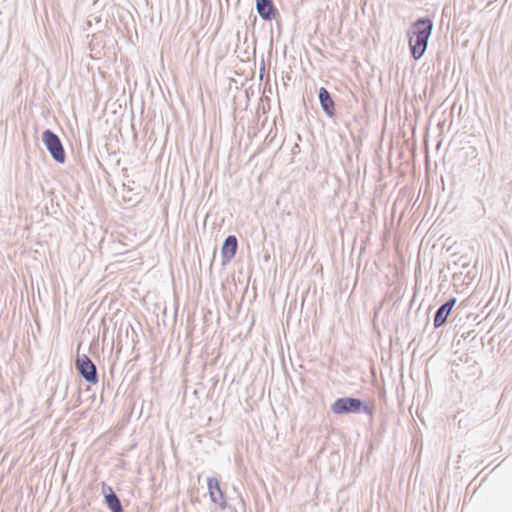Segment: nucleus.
<instances>
[{
  "mask_svg": "<svg viewBox=\"0 0 512 512\" xmlns=\"http://www.w3.org/2000/svg\"><path fill=\"white\" fill-rule=\"evenodd\" d=\"M238 248V241L234 235H229L225 240L221 248V254L223 262L230 261L236 254Z\"/></svg>",
  "mask_w": 512,
  "mask_h": 512,
  "instance_id": "nucleus-10",
  "label": "nucleus"
},
{
  "mask_svg": "<svg viewBox=\"0 0 512 512\" xmlns=\"http://www.w3.org/2000/svg\"><path fill=\"white\" fill-rule=\"evenodd\" d=\"M102 492L104 494L105 503L111 512H124L119 497L110 486L103 483Z\"/></svg>",
  "mask_w": 512,
  "mask_h": 512,
  "instance_id": "nucleus-7",
  "label": "nucleus"
},
{
  "mask_svg": "<svg viewBox=\"0 0 512 512\" xmlns=\"http://www.w3.org/2000/svg\"><path fill=\"white\" fill-rule=\"evenodd\" d=\"M75 368L86 382L90 384H96L98 382L96 365L86 354L77 355Z\"/></svg>",
  "mask_w": 512,
  "mask_h": 512,
  "instance_id": "nucleus-4",
  "label": "nucleus"
},
{
  "mask_svg": "<svg viewBox=\"0 0 512 512\" xmlns=\"http://www.w3.org/2000/svg\"><path fill=\"white\" fill-rule=\"evenodd\" d=\"M331 411L335 414L365 413L372 415L373 410L366 405L361 399L353 397H342L335 400L331 407Z\"/></svg>",
  "mask_w": 512,
  "mask_h": 512,
  "instance_id": "nucleus-2",
  "label": "nucleus"
},
{
  "mask_svg": "<svg viewBox=\"0 0 512 512\" xmlns=\"http://www.w3.org/2000/svg\"><path fill=\"white\" fill-rule=\"evenodd\" d=\"M456 301V298L452 297L437 309L433 321L435 328H439L446 323L448 316L451 314V311L456 304Z\"/></svg>",
  "mask_w": 512,
  "mask_h": 512,
  "instance_id": "nucleus-5",
  "label": "nucleus"
},
{
  "mask_svg": "<svg viewBox=\"0 0 512 512\" xmlns=\"http://www.w3.org/2000/svg\"><path fill=\"white\" fill-rule=\"evenodd\" d=\"M318 98L324 113L329 117H333L335 115V104L330 92L326 88L321 87L318 92Z\"/></svg>",
  "mask_w": 512,
  "mask_h": 512,
  "instance_id": "nucleus-9",
  "label": "nucleus"
},
{
  "mask_svg": "<svg viewBox=\"0 0 512 512\" xmlns=\"http://www.w3.org/2000/svg\"><path fill=\"white\" fill-rule=\"evenodd\" d=\"M207 484L211 500L215 504H218L221 508H225L226 501L224 498V493L220 488L219 481L216 478H209Z\"/></svg>",
  "mask_w": 512,
  "mask_h": 512,
  "instance_id": "nucleus-8",
  "label": "nucleus"
},
{
  "mask_svg": "<svg viewBox=\"0 0 512 512\" xmlns=\"http://www.w3.org/2000/svg\"><path fill=\"white\" fill-rule=\"evenodd\" d=\"M42 141L52 156V158L58 163H64L66 159L65 150L59 139V137L50 129H46L42 133Z\"/></svg>",
  "mask_w": 512,
  "mask_h": 512,
  "instance_id": "nucleus-3",
  "label": "nucleus"
},
{
  "mask_svg": "<svg viewBox=\"0 0 512 512\" xmlns=\"http://www.w3.org/2000/svg\"><path fill=\"white\" fill-rule=\"evenodd\" d=\"M256 10L265 21H271L278 14V10L272 0H256Z\"/></svg>",
  "mask_w": 512,
  "mask_h": 512,
  "instance_id": "nucleus-6",
  "label": "nucleus"
},
{
  "mask_svg": "<svg viewBox=\"0 0 512 512\" xmlns=\"http://www.w3.org/2000/svg\"><path fill=\"white\" fill-rule=\"evenodd\" d=\"M433 27V21L429 17L418 18L409 26L406 35L410 53L414 60L421 59L425 54Z\"/></svg>",
  "mask_w": 512,
  "mask_h": 512,
  "instance_id": "nucleus-1",
  "label": "nucleus"
}]
</instances>
